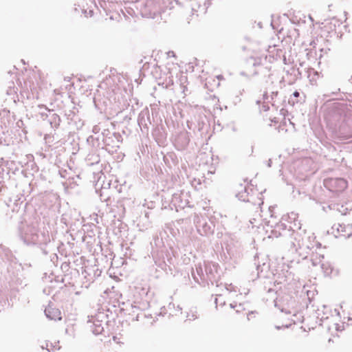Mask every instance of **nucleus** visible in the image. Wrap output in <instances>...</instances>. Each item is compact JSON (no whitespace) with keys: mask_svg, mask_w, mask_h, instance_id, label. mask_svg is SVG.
Wrapping results in <instances>:
<instances>
[{"mask_svg":"<svg viewBox=\"0 0 352 352\" xmlns=\"http://www.w3.org/2000/svg\"><path fill=\"white\" fill-rule=\"evenodd\" d=\"M289 230L290 236V248L292 250L298 252L299 255H307L309 251L315 246V238L313 235L309 234L306 230H302L299 226L297 230H295L292 226Z\"/></svg>","mask_w":352,"mask_h":352,"instance_id":"obj_1","label":"nucleus"},{"mask_svg":"<svg viewBox=\"0 0 352 352\" xmlns=\"http://www.w3.org/2000/svg\"><path fill=\"white\" fill-rule=\"evenodd\" d=\"M20 236L27 245L47 244L50 241L47 230L33 226L23 225L20 229Z\"/></svg>","mask_w":352,"mask_h":352,"instance_id":"obj_2","label":"nucleus"},{"mask_svg":"<svg viewBox=\"0 0 352 352\" xmlns=\"http://www.w3.org/2000/svg\"><path fill=\"white\" fill-rule=\"evenodd\" d=\"M275 307L280 309L281 312L292 315L291 320L296 323L301 320V316H298L295 300L288 294L283 295L281 298L274 300Z\"/></svg>","mask_w":352,"mask_h":352,"instance_id":"obj_3","label":"nucleus"},{"mask_svg":"<svg viewBox=\"0 0 352 352\" xmlns=\"http://www.w3.org/2000/svg\"><path fill=\"white\" fill-rule=\"evenodd\" d=\"M164 9L163 0H148L142 9V14L148 18H155Z\"/></svg>","mask_w":352,"mask_h":352,"instance_id":"obj_4","label":"nucleus"},{"mask_svg":"<svg viewBox=\"0 0 352 352\" xmlns=\"http://www.w3.org/2000/svg\"><path fill=\"white\" fill-rule=\"evenodd\" d=\"M194 223L197 232L201 236H208L213 233V226L211 222L203 216L195 214Z\"/></svg>","mask_w":352,"mask_h":352,"instance_id":"obj_5","label":"nucleus"},{"mask_svg":"<svg viewBox=\"0 0 352 352\" xmlns=\"http://www.w3.org/2000/svg\"><path fill=\"white\" fill-rule=\"evenodd\" d=\"M323 184L326 188L333 192H342L347 187V182L343 178H327Z\"/></svg>","mask_w":352,"mask_h":352,"instance_id":"obj_6","label":"nucleus"},{"mask_svg":"<svg viewBox=\"0 0 352 352\" xmlns=\"http://www.w3.org/2000/svg\"><path fill=\"white\" fill-rule=\"evenodd\" d=\"M204 270L206 282H210L212 285L217 283L220 278L218 265L212 262H204Z\"/></svg>","mask_w":352,"mask_h":352,"instance_id":"obj_7","label":"nucleus"},{"mask_svg":"<svg viewBox=\"0 0 352 352\" xmlns=\"http://www.w3.org/2000/svg\"><path fill=\"white\" fill-rule=\"evenodd\" d=\"M331 233L336 237L344 236L348 238L352 234V226L350 225L334 224L331 229Z\"/></svg>","mask_w":352,"mask_h":352,"instance_id":"obj_8","label":"nucleus"},{"mask_svg":"<svg viewBox=\"0 0 352 352\" xmlns=\"http://www.w3.org/2000/svg\"><path fill=\"white\" fill-rule=\"evenodd\" d=\"M192 275L194 280L198 283L206 282L204 263L196 265L195 270H192Z\"/></svg>","mask_w":352,"mask_h":352,"instance_id":"obj_9","label":"nucleus"},{"mask_svg":"<svg viewBox=\"0 0 352 352\" xmlns=\"http://www.w3.org/2000/svg\"><path fill=\"white\" fill-rule=\"evenodd\" d=\"M45 314L50 320H60L62 318L60 311L52 306H48L45 309Z\"/></svg>","mask_w":352,"mask_h":352,"instance_id":"obj_10","label":"nucleus"},{"mask_svg":"<svg viewBox=\"0 0 352 352\" xmlns=\"http://www.w3.org/2000/svg\"><path fill=\"white\" fill-rule=\"evenodd\" d=\"M271 234L270 237H278L284 234L285 232H289L287 231L286 226L283 223H278L275 225L274 228L270 231Z\"/></svg>","mask_w":352,"mask_h":352,"instance_id":"obj_11","label":"nucleus"},{"mask_svg":"<svg viewBox=\"0 0 352 352\" xmlns=\"http://www.w3.org/2000/svg\"><path fill=\"white\" fill-rule=\"evenodd\" d=\"M278 94L277 91H272L271 95L268 96L267 92L264 91L263 94V107L262 109L263 111H267L269 109L268 103L273 102L274 97H276Z\"/></svg>","mask_w":352,"mask_h":352,"instance_id":"obj_12","label":"nucleus"},{"mask_svg":"<svg viewBox=\"0 0 352 352\" xmlns=\"http://www.w3.org/2000/svg\"><path fill=\"white\" fill-rule=\"evenodd\" d=\"M47 117L49 118L48 121L52 128H56L59 126L60 119L58 114L54 113L53 111H49Z\"/></svg>","mask_w":352,"mask_h":352,"instance_id":"obj_13","label":"nucleus"},{"mask_svg":"<svg viewBox=\"0 0 352 352\" xmlns=\"http://www.w3.org/2000/svg\"><path fill=\"white\" fill-rule=\"evenodd\" d=\"M91 331L95 335H99L103 331V327L99 320H94L93 324L91 326Z\"/></svg>","mask_w":352,"mask_h":352,"instance_id":"obj_14","label":"nucleus"},{"mask_svg":"<svg viewBox=\"0 0 352 352\" xmlns=\"http://www.w3.org/2000/svg\"><path fill=\"white\" fill-rule=\"evenodd\" d=\"M8 125V118L0 114V133H4L7 131Z\"/></svg>","mask_w":352,"mask_h":352,"instance_id":"obj_15","label":"nucleus"},{"mask_svg":"<svg viewBox=\"0 0 352 352\" xmlns=\"http://www.w3.org/2000/svg\"><path fill=\"white\" fill-rule=\"evenodd\" d=\"M327 208L329 209V210H336L339 212L341 213V214H346V212H347V208H345L344 206H340L339 204H331V205H329L327 206Z\"/></svg>","mask_w":352,"mask_h":352,"instance_id":"obj_16","label":"nucleus"},{"mask_svg":"<svg viewBox=\"0 0 352 352\" xmlns=\"http://www.w3.org/2000/svg\"><path fill=\"white\" fill-rule=\"evenodd\" d=\"M16 88L14 87V83L12 82V85L9 86L6 90V94L10 97V99L12 100L14 102H16Z\"/></svg>","mask_w":352,"mask_h":352,"instance_id":"obj_17","label":"nucleus"},{"mask_svg":"<svg viewBox=\"0 0 352 352\" xmlns=\"http://www.w3.org/2000/svg\"><path fill=\"white\" fill-rule=\"evenodd\" d=\"M224 287H225V289H226V291H228L229 293H232L233 292H239L240 295L242 294V292H240V290L238 289L237 287H235L234 285H233L232 283L225 284Z\"/></svg>","mask_w":352,"mask_h":352,"instance_id":"obj_18","label":"nucleus"},{"mask_svg":"<svg viewBox=\"0 0 352 352\" xmlns=\"http://www.w3.org/2000/svg\"><path fill=\"white\" fill-rule=\"evenodd\" d=\"M298 217V214L295 213V212H291L289 214V218L290 219H293L294 220V228H298L299 226H300V222H297L298 221L296 220Z\"/></svg>","mask_w":352,"mask_h":352,"instance_id":"obj_19","label":"nucleus"},{"mask_svg":"<svg viewBox=\"0 0 352 352\" xmlns=\"http://www.w3.org/2000/svg\"><path fill=\"white\" fill-rule=\"evenodd\" d=\"M45 346H42V349H44ZM60 346H56V345H53L52 343H48L47 342L46 343V346H45V349L49 351V352H51V351H54L56 350H59L60 349Z\"/></svg>","mask_w":352,"mask_h":352,"instance_id":"obj_20","label":"nucleus"},{"mask_svg":"<svg viewBox=\"0 0 352 352\" xmlns=\"http://www.w3.org/2000/svg\"><path fill=\"white\" fill-rule=\"evenodd\" d=\"M187 318L189 320H195L197 318V311L196 309H191L189 313L187 314Z\"/></svg>","mask_w":352,"mask_h":352,"instance_id":"obj_21","label":"nucleus"},{"mask_svg":"<svg viewBox=\"0 0 352 352\" xmlns=\"http://www.w3.org/2000/svg\"><path fill=\"white\" fill-rule=\"evenodd\" d=\"M289 278L288 277V276H281L280 274H279L278 277H277V279L276 280V281L278 283V284H282V283H284L285 282H286L287 280V279Z\"/></svg>","mask_w":352,"mask_h":352,"instance_id":"obj_22","label":"nucleus"},{"mask_svg":"<svg viewBox=\"0 0 352 352\" xmlns=\"http://www.w3.org/2000/svg\"><path fill=\"white\" fill-rule=\"evenodd\" d=\"M210 3H208V1H206L204 2V6H199V8L201 12L205 13L206 12L207 8H208Z\"/></svg>","mask_w":352,"mask_h":352,"instance_id":"obj_23","label":"nucleus"},{"mask_svg":"<svg viewBox=\"0 0 352 352\" xmlns=\"http://www.w3.org/2000/svg\"><path fill=\"white\" fill-rule=\"evenodd\" d=\"M239 199H241L243 201H249V199L246 197L247 195H245L243 194H242V195L239 194Z\"/></svg>","mask_w":352,"mask_h":352,"instance_id":"obj_24","label":"nucleus"},{"mask_svg":"<svg viewBox=\"0 0 352 352\" xmlns=\"http://www.w3.org/2000/svg\"><path fill=\"white\" fill-rule=\"evenodd\" d=\"M131 309H132L133 313H136L140 309L139 307H138L137 305H131Z\"/></svg>","mask_w":352,"mask_h":352,"instance_id":"obj_25","label":"nucleus"},{"mask_svg":"<svg viewBox=\"0 0 352 352\" xmlns=\"http://www.w3.org/2000/svg\"><path fill=\"white\" fill-rule=\"evenodd\" d=\"M320 263H321V261H320L319 262H317L315 259H314V258L312 259V265L314 266H316V265L320 264Z\"/></svg>","mask_w":352,"mask_h":352,"instance_id":"obj_26","label":"nucleus"},{"mask_svg":"<svg viewBox=\"0 0 352 352\" xmlns=\"http://www.w3.org/2000/svg\"><path fill=\"white\" fill-rule=\"evenodd\" d=\"M299 95H300V94H299V92H298V91H294V94H293V96H294V97H296V98L298 97V96H299Z\"/></svg>","mask_w":352,"mask_h":352,"instance_id":"obj_27","label":"nucleus"},{"mask_svg":"<svg viewBox=\"0 0 352 352\" xmlns=\"http://www.w3.org/2000/svg\"><path fill=\"white\" fill-rule=\"evenodd\" d=\"M98 127H97L96 126H95L94 127V129H93V131H94V133H97V132H98Z\"/></svg>","mask_w":352,"mask_h":352,"instance_id":"obj_28","label":"nucleus"},{"mask_svg":"<svg viewBox=\"0 0 352 352\" xmlns=\"http://www.w3.org/2000/svg\"><path fill=\"white\" fill-rule=\"evenodd\" d=\"M327 318H328L327 316H322L320 319H321V320H323L327 319Z\"/></svg>","mask_w":352,"mask_h":352,"instance_id":"obj_29","label":"nucleus"},{"mask_svg":"<svg viewBox=\"0 0 352 352\" xmlns=\"http://www.w3.org/2000/svg\"><path fill=\"white\" fill-rule=\"evenodd\" d=\"M271 164H272V161H271V160H269L268 163H267V166L270 167L271 166Z\"/></svg>","mask_w":352,"mask_h":352,"instance_id":"obj_30","label":"nucleus"},{"mask_svg":"<svg viewBox=\"0 0 352 352\" xmlns=\"http://www.w3.org/2000/svg\"><path fill=\"white\" fill-rule=\"evenodd\" d=\"M219 300V299L218 298H215V303H216L217 306L218 305Z\"/></svg>","mask_w":352,"mask_h":352,"instance_id":"obj_31","label":"nucleus"},{"mask_svg":"<svg viewBox=\"0 0 352 352\" xmlns=\"http://www.w3.org/2000/svg\"><path fill=\"white\" fill-rule=\"evenodd\" d=\"M235 307H236V305H234L233 303L230 304V307L231 308H234Z\"/></svg>","mask_w":352,"mask_h":352,"instance_id":"obj_32","label":"nucleus"},{"mask_svg":"<svg viewBox=\"0 0 352 352\" xmlns=\"http://www.w3.org/2000/svg\"><path fill=\"white\" fill-rule=\"evenodd\" d=\"M224 304H225V302H224V301H223V302H220V303H219V305H220L221 306H223Z\"/></svg>","mask_w":352,"mask_h":352,"instance_id":"obj_33","label":"nucleus"},{"mask_svg":"<svg viewBox=\"0 0 352 352\" xmlns=\"http://www.w3.org/2000/svg\"><path fill=\"white\" fill-rule=\"evenodd\" d=\"M261 102V100H258L256 101V103H257V104H260Z\"/></svg>","mask_w":352,"mask_h":352,"instance_id":"obj_34","label":"nucleus"},{"mask_svg":"<svg viewBox=\"0 0 352 352\" xmlns=\"http://www.w3.org/2000/svg\"><path fill=\"white\" fill-rule=\"evenodd\" d=\"M217 78H218L219 79H222V78H223L222 76H217Z\"/></svg>","mask_w":352,"mask_h":352,"instance_id":"obj_35","label":"nucleus"},{"mask_svg":"<svg viewBox=\"0 0 352 352\" xmlns=\"http://www.w3.org/2000/svg\"><path fill=\"white\" fill-rule=\"evenodd\" d=\"M89 14H90V16H91L92 14H93V11L92 10H89Z\"/></svg>","mask_w":352,"mask_h":352,"instance_id":"obj_36","label":"nucleus"},{"mask_svg":"<svg viewBox=\"0 0 352 352\" xmlns=\"http://www.w3.org/2000/svg\"><path fill=\"white\" fill-rule=\"evenodd\" d=\"M272 122H277V121L276 120V118L272 120Z\"/></svg>","mask_w":352,"mask_h":352,"instance_id":"obj_37","label":"nucleus"},{"mask_svg":"<svg viewBox=\"0 0 352 352\" xmlns=\"http://www.w3.org/2000/svg\"><path fill=\"white\" fill-rule=\"evenodd\" d=\"M330 272H331V270H327L325 271V273H327H327H329Z\"/></svg>","mask_w":352,"mask_h":352,"instance_id":"obj_38","label":"nucleus"},{"mask_svg":"<svg viewBox=\"0 0 352 352\" xmlns=\"http://www.w3.org/2000/svg\"><path fill=\"white\" fill-rule=\"evenodd\" d=\"M324 264L321 263V267H322V268H323V267H324Z\"/></svg>","mask_w":352,"mask_h":352,"instance_id":"obj_39","label":"nucleus"},{"mask_svg":"<svg viewBox=\"0 0 352 352\" xmlns=\"http://www.w3.org/2000/svg\"><path fill=\"white\" fill-rule=\"evenodd\" d=\"M239 307L241 308V307H242V305L241 304H239Z\"/></svg>","mask_w":352,"mask_h":352,"instance_id":"obj_40","label":"nucleus"},{"mask_svg":"<svg viewBox=\"0 0 352 352\" xmlns=\"http://www.w3.org/2000/svg\"><path fill=\"white\" fill-rule=\"evenodd\" d=\"M351 82H352V76H351Z\"/></svg>","mask_w":352,"mask_h":352,"instance_id":"obj_41","label":"nucleus"}]
</instances>
